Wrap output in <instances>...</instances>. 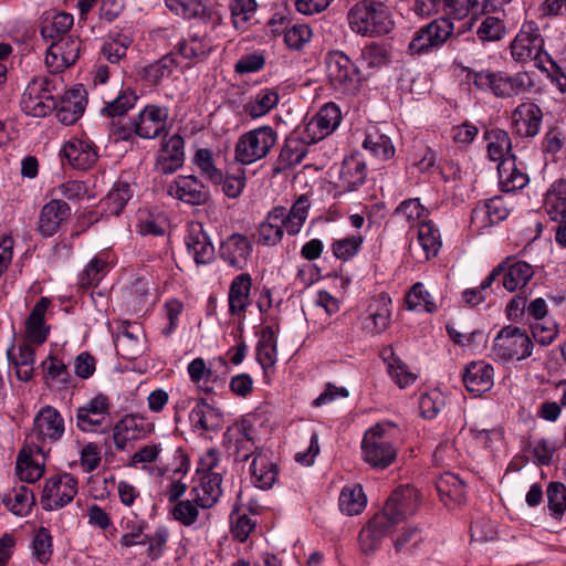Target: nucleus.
Segmentation results:
<instances>
[{
  "label": "nucleus",
  "instance_id": "nucleus-45",
  "mask_svg": "<svg viewBox=\"0 0 566 566\" xmlns=\"http://www.w3.org/2000/svg\"><path fill=\"white\" fill-rule=\"evenodd\" d=\"M73 25V15L66 12H45L41 21V35L44 39L65 36Z\"/></svg>",
  "mask_w": 566,
  "mask_h": 566
},
{
  "label": "nucleus",
  "instance_id": "nucleus-23",
  "mask_svg": "<svg viewBox=\"0 0 566 566\" xmlns=\"http://www.w3.org/2000/svg\"><path fill=\"white\" fill-rule=\"evenodd\" d=\"M543 113L533 102L521 103L512 113V124L515 132L523 137H534L538 134Z\"/></svg>",
  "mask_w": 566,
  "mask_h": 566
},
{
  "label": "nucleus",
  "instance_id": "nucleus-18",
  "mask_svg": "<svg viewBox=\"0 0 566 566\" xmlns=\"http://www.w3.org/2000/svg\"><path fill=\"white\" fill-rule=\"evenodd\" d=\"M64 420L60 412L51 407H43L35 416L32 437L38 442H55L64 433Z\"/></svg>",
  "mask_w": 566,
  "mask_h": 566
},
{
  "label": "nucleus",
  "instance_id": "nucleus-41",
  "mask_svg": "<svg viewBox=\"0 0 566 566\" xmlns=\"http://www.w3.org/2000/svg\"><path fill=\"white\" fill-rule=\"evenodd\" d=\"M310 207L311 201L306 195L300 196L287 213L285 208L282 207L283 216L280 219L287 234L295 235L301 231L308 217Z\"/></svg>",
  "mask_w": 566,
  "mask_h": 566
},
{
  "label": "nucleus",
  "instance_id": "nucleus-54",
  "mask_svg": "<svg viewBox=\"0 0 566 566\" xmlns=\"http://www.w3.org/2000/svg\"><path fill=\"white\" fill-rule=\"evenodd\" d=\"M363 147L371 156L380 160H388L395 155V147L390 138L376 129L367 133Z\"/></svg>",
  "mask_w": 566,
  "mask_h": 566
},
{
  "label": "nucleus",
  "instance_id": "nucleus-12",
  "mask_svg": "<svg viewBox=\"0 0 566 566\" xmlns=\"http://www.w3.org/2000/svg\"><path fill=\"white\" fill-rule=\"evenodd\" d=\"M155 426L146 417L128 413L113 427V441L117 450H125L130 441L139 440L153 432Z\"/></svg>",
  "mask_w": 566,
  "mask_h": 566
},
{
  "label": "nucleus",
  "instance_id": "nucleus-47",
  "mask_svg": "<svg viewBox=\"0 0 566 566\" xmlns=\"http://www.w3.org/2000/svg\"><path fill=\"white\" fill-rule=\"evenodd\" d=\"M509 214L501 198H492L472 211V221L481 222L482 227L493 226L504 220Z\"/></svg>",
  "mask_w": 566,
  "mask_h": 566
},
{
  "label": "nucleus",
  "instance_id": "nucleus-62",
  "mask_svg": "<svg viewBox=\"0 0 566 566\" xmlns=\"http://www.w3.org/2000/svg\"><path fill=\"white\" fill-rule=\"evenodd\" d=\"M193 163L198 167L201 176L206 177L214 185L222 182V171L214 165L213 153L208 148L198 149L193 157Z\"/></svg>",
  "mask_w": 566,
  "mask_h": 566
},
{
  "label": "nucleus",
  "instance_id": "nucleus-39",
  "mask_svg": "<svg viewBox=\"0 0 566 566\" xmlns=\"http://www.w3.org/2000/svg\"><path fill=\"white\" fill-rule=\"evenodd\" d=\"M282 216V207H275L268 213L266 219L259 226L258 243L274 247L282 240L285 230L280 219Z\"/></svg>",
  "mask_w": 566,
  "mask_h": 566
},
{
  "label": "nucleus",
  "instance_id": "nucleus-52",
  "mask_svg": "<svg viewBox=\"0 0 566 566\" xmlns=\"http://www.w3.org/2000/svg\"><path fill=\"white\" fill-rule=\"evenodd\" d=\"M132 197L133 190L129 184L116 182L102 200L103 209L108 214L118 216Z\"/></svg>",
  "mask_w": 566,
  "mask_h": 566
},
{
  "label": "nucleus",
  "instance_id": "nucleus-63",
  "mask_svg": "<svg viewBox=\"0 0 566 566\" xmlns=\"http://www.w3.org/2000/svg\"><path fill=\"white\" fill-rule=\"evenodd\" d=\"M405 303L410 311L423 308L426 312L432 313L437 310V304L422 283H416L411 287L405 297Z\"/></svg>",
  "mask_w": 566,
  "mask_h": 566
},
{
  "label": "nucleus",
  "instance_id": "nucleus-30",
  "mask_svg": "<svg viewBox=\"0 0 566 566\" xmlns=\"http://www.w3.org/2000/svg\"><path fill=\"white\" fill-rule=\"evenodd\" d=\"M186 245L197 264H209L214 259V247L200 223L190 227Z\"/></svg>",
  "mask_w": 566,
  "mask_h": 566
},
{
  "label": "nucleus",
  "instance_id": "nucleus-7",
  "mask_svg": "<svg viewBox=\"0 0 566 566\" xmlns=\"http://www.w3.org/2000/svg\"><path fill=\"white\" fill-rule=\"evenodd\" d=\"M453 23L447 17L431 21L413 33L408 44V53L422 55L438 50L453 34Z\"/></svg>",
  "mask_w": 566,
  "mask_h": 566
},
{
  "label": "nucleus",
  "instance_id": "nucleus-53",
  "mask_svg": "<svg viewBox=\"0 0 566 566\" xmlns=\"http://www.w3.org/2000/svg\"><path fill=\"white\" fill-rule=\"evenodd\" d=\"M277 359L276 337L271 326L262 329L261 337L256 346V360L263 369L273 367Z\"/></svg>",
  "mask_w": 566,
  "mask_h": 566
},
{
  "label": "nucleus",
  "instance_id": "nucleus-55",
  "mask_svg": "<svg viewBox=\"0 0 566 566\" xmlns=\"http://www.w3.org/2000/svg\"><path fill=\"white\" fill-rule=\"evenodd\" d=\"M367 503L361 485L345 486L339 495V509L347 515L363 512Z\"/></svg>",
  "mask_w": 566,
  "mask_h": 566
},
{
  "label": "nucleus",
  "instance_id": "nucleus-14",
  "mask_svg": "<svg viewBox=\"0 0 566 566\" xmlns=\"http://www.w3.org/2000/svg\"><path fill=\"white\" fill-rule=\"evenodd\" d=\"M419 499L420 494L416 488L400 486L390 495L380 513L386 514V517H389L392 525L396 526L417 511Z\"/></svg>",
  "mask_w": 566,
  "mask_h": 566
},
{
  "label": "nucleus",
  "instance_id": "nucleus-44",
  "mask_svg": "<svg viewBox=\"0 0 566 566\" xmlns=\"http://www.w3.org/2000/svg\"><path fill=\"white\" fill-rule=\"evenodd\" d=\"M178 63L172 53H168L159 60L145 65L139 75L144 81L151 85H158L163 81L171 77L174 71L177 69Z\"/></svg>",
  "mask_w": 566,
  "mask_h": 566
},
{
  "label": "nucleus",
  "instance_id": "nucleus-56",
  "mask_svg": "<svg viewBox=\"0 0 566 566\" xmlns=\"http://www.w3.org/2000/svg\"><path fill=\"white\" fill-rule=\"evenodd\" d=\"M369 317L365 328L373 334H380L387 329L390 323V308L385 297L375 301L369 306Z\"/></svg>",
  "mask_w": 566,
  "mask_h": 566
},
{
  "label": "nucleus",
  "instance_id": "nucleus-60",
  "mask_svg": "<svg viewBox=\"0 0 566 566\" xmlns=\"http://www.w3.org/2000/svg\"><path fill=\"white\" fill-rule=\"evenodd\" d=\"M231 18L237 30L245 31L256 10L255 0H231Z\"/></svg>",
  "mask_w": 566,
  "mask_h": 566
},
{
  "label": "nucleus",
  "instance_id": "nucleus-26",
  "mask_svg": "<svg viewBox=\"0 0 566 566\" xmlns=\"http://www.w3.org/2000/svg\"><path fill=\"white\" fill-rule=\"evenodd\" d=\"M145 334L138 324H125L114 339L117 354L133 360L144 352Z\"/></svg>",
  "mask_w": 566,
  "mask_h": 566
},
{
  "label": "nucleus",
  "instance_id": "nucleus-32",
  "mask_svg": "<svg viewBox=\"0 0 566 566\" xmlns=\"http://www.w3.org/2000/svg\"><path fill=\"white\" fill-rule=\"evenodd\" d=\"M50 306V301L42 297L33 306L25 323V343L32 345L43 344L49 334V327L45 325L44 315Z\"/></svg>",
  "mask_w": 566,
  "mask_h": 566
},
{
  "label": "nucleus",
  "instance_id": "nucleus-38",
  "mask_svg": "<svg viewBox=\"0 0 566 566\" xmlns=\"http://www.w3.org/2000/svg\"><path fill=\"white\" fill-rule=\"evenodd\" d=\"M516 157H507L497 165L499 182L505 192L523 189L528 184V176L516 167Z\"/></svg>",
  "mask_w": 566,
  "mask_h": 566
},
{
  "label": "nucleus",
  "instance_id": "nucleus-3",
  "mask_svg": "<svg viewBox=\"0 0 566 566\" xmlns=\"http://www.w3.org/2000/svg\"><path fill=\"white\" fill-rule=\"evenodd\" d=\"M61 84L56 77L38 76L32 78L22 95L21 109L33 117L46 116L57 107L54 92L61 87Z\"/></svg>",
  "mask_w": 566,
  "mask_h": 566
},
{
  "label": "nucleus",
  "instance_id": "nucleus-34",
  "mask_svg": "<svg viewBox=\"0 0 566 566\" xmlns=\"http://www.w3.org/2000/svg\"><path fill=\"white\" fill-rule=\"evenodd\" d=\"M436 489L446 506L460 505L465 501V484L451 472H444L436 480Z\"/></svg>",
  "mask_w": 566,
  "mask_h": 566
},
{
  "label": "nucleus",
  "instance_id": "nucleus-49",
  "mask_svg": "<svg viewBox=\"0 0 566 566\" xmlns=\"http://www.w3.org/2000/svg\"><path fill=\"white\" fill-rule=\"evenodd\" d=\"M15 469L20 480L34 483L44 473V462L33 457L31 448H23L18 455Z\"/></svg>",
  "mask_w": 566,
  "mask_h": 566
},
{
  "label": "nucleus",
  "instance_id": "nucleus-33",
  "mask_svg": "<svg viewBox=\"0 0 566 566\" xmlns=\"http://www.w3.org/2000/svg\"><path fill=\"white\" fill-rule=\"evenodd\" d=\"M252 279L249 273H241L232 281L229 290V312L234 316H244L250 305Z\"/></svg>",
  "mask_w": 566,
  "mask_h": 566
},
{
  "label": "nucleus",
  "instance_id": "nucleus-13",
  "mask_svg": "<svg viewBox=\"0 0 566 566\" xmlns=\"http://www.w3.org/2000/svg\"><path fill=\"white\" fill-rule=\"evenodd\" d=\"M81 40L70 35L52 42L45 55V65L50 73L59 74L72 66L78 59Z\"/></svg>",
  "mask_w": 566,
  "mask_h": 566
},
{
  "label": "nucleus",
  "instance_id": "nucleus-16",
  "mask_svg": "<svg viewBox=\"0 0 566 566\" xmlns=\"http://www.w3.org/2000/svg\"><path fill=\"white\" fill-rule=\"evenodd\" d=\"M71 217V207L61 199H52L45 203L39 214L38 232L44 238H51L60 231Z\"/></svg>",
  "mask_w": 566,
  "mask_h": 566
},
{
  "label": "nucleus",
  "instance_id": "nucleus-25",
  "mask_svg": "<svg viewBox=\"0 0 566 566\" xmlns=\"http://www.w3.org/2000/svg\"><path fill=\"white\" fill-rule=\"evenodd\" d=\"M249 473L255 486L262 490H269L273 486L279 475V469L273 460L271 450L266 449L260 451L255 458H253Z\"/></svg>",
  "mask_w": 566,
  "mask_h": 566
},
{
  "label": "nucleus",
  "instance_id": "nucleus-48",
  "mask_svg": "<svg viewBox=\"0 0 566 566\" xmlns=\"http://www.w3.org/2000/svg\"><path fill=\"white\" fill-rule=\"evenodd\" d=\"M544 208L552 220L566 217V180L555 181L545 195Z\"/></svg>",
  "mask_w": 566,
  "mask_h": 566
},
{
  "label": "nucleus",
  "instance_id": "nucleus-17",
  "mask_svg": "<svg viewBox=\"0 0 566 566\" xmlns=\"http://www.w3.org/2000/svg\"><path fill=\"white\" fill-rule=\"evenodd\" d=\"M167 193L192 206L205 205L210 197L207 187L193 175L178 176L167 187Z\"/></svg>",
  "mask_w": 566,
  "mask_h": 566
},
{
  "label": "nucleus",
  "instance_id": "nucleus-40",
  "mask_svg": "<svg viewBox=\"0 0 566 566\" xmlns=\"http://www.w3.org/2000/svg\"><path fill=\"white\" fill-rule=\"evenodd\" d=\"M36 347V345L23 342L18 347V353L8 350V356L15 369V376L21 381H29L33 377Z\"/></svg>",
  "mask_w": 566,
  "mask_h": 566
},
{
  "label": "nucleus",
  "instance_id": "nucleus-64",
  "mask_svg": "<svg viewBox=\"0 0 566 566\" xmlns=\"http://www.w3.org/2000/svg\"><path fill=\"white\" fill-rule=\"evenodd\" d=\"M506 33V27L502 19L488 15L485 17L476 30L478 38L483 42L500 41Z\"/></svg>",
  "mask_w": 566,
  "mask_h": 566
},
{
  "label": "nucleus",
  "instance_id": "nucleus-31",
  "mask_svg": "<svg viewBox=\"0 0 566 566\" xmlns=\"http://www.w3.org/2000/svg\"><path fill=\"white\" fill-rule=\"evenodd\" d=\"M221 483L220 473H206L200 482L191 489L190 495L201 509H210L222 495Z\"/></svg>",
  "mask_w": 566,
  "mask_h": 566
},
{
  "label": "nucleus",
  "instance_id": "nucleus-57",
  "mask_svg": "<svg viewBox=\"0 0 566 566\" xmlns=\"http://www.w3.org/2000/svg\"><path fill=\"white\" fill-rule=\"evenodd\" d=\"M136 101L137 95L134 91L128 87L120 90L114 99L105 103L101 114L112 118L124 116L135 106Z\"/></svg>",
  "mask_w": 566,
  "mask_h": 566
},
{
  "label": "nucleus",
  "instance_id": "nucleus-35",
  "mask_svg": "<svg viewBox=\"0 0 566 566\" xmlns=\"http://www.w3.org/2000/svg\"><path fill=\"white\" fill-rule=\"evenodd\" d=\"M178 53L193 63L206 60L213 50V43L206 33H191L176 45Z\"/></svg>",
  "mask_w": 566,
  "mask_h": 566
},
{
  "label": "nucleus",
  "instance_id": "nucleus-4",
  "mask_svg": "<svg viewBox=\"0 0 566 566\" xmlns=\"http://www.w3.org/2000/svg\"><path fill=\"white\" fill-rule=\"evenodd\" d=\"M473 84L482 91H491L496 97L511 98L531 90L533 82L526 72L510 75L505 72L482 70L473 75Z\"/></svg>",
  "mask_w": 566,
  "mask_h": 566
},
{
  "label": "nucleus",
  "instance_id": "nucleus-10",
  "mask_svg": "<svg viewBox=\"0 0 566 566\" xmlns=\"http://www.w3.org/2000/svg\"><path fill=\"white\" fill-rule=\"evenodd\" d=\"M544 39L534 21L523 23L510 49L514 61L525 63L532 60L543 62Z\"/></svg>",
  "mask_w": 566,
  "mask_h": 566
},
{
  "label": "nucleus",
  "instance_id": "nucleus-8",
  "mask_svg": "<svg viewBox=\"0 0 566 566\" xmlns=\"http://www.w3.org/2000/svg\"><path fill=\"white\" fill-rule=\"evenodd\" d=\"M326 73L332 86L343 93H353L359 83V71L355 63L342 51H328L324 57Z\"/></svg>",
  "mask_w": 566,
  "mask_h": 566
},
{
  "label": "nucleus",
  "instance_id": "nucleus-9",
  "mask_svg": "<svg viewBox=\"0 0 566 566\" xmlns=\"http://www.w3.org/2000/svg\"><path fill=\"white\" fill-rule=\"evenodd\" d=\"M111 403L105 395H97L76 409V426L82 432L106 433L111 428L108 421Z\"/></svg>",
  "mask_w": 566,
  "mask_h": 566
},
{
  "label": "nucleus",
  "instance_id": "nucleus-29",
  "mask_svg": "<svg viewBox=\"0 0 566 566\" xmlns=\"http://www.w3.org/2000/svg\"><path fill=\"white\" fill-rule=\"evenodd\" d=\"M462 379L468 391L484 394L493 386V367L484 361H472L464 368Z\"/></svg>",
  "mask_w": 566,
  "mask_h": 566
},
{
  "label": "nucleus",
  "instance_id": "nucleus-28",
  "mask_svg": "<svg viewBox=\"0 0 566 566\" xmlns=\"http://www.w3.org/2000/svg\"><path fill=\"white\" fill-rule=\"evenodd\" d=\"M251 252V242L245 235L240 233L229 235L220 247L222 260L237 270H242L248 265Z\"/></svg>",
  "mask_w": 566,
  "mask_h": 566
},
{
  "label": "nucleus",
  "instance_id": "nucleus-11",
  "mask_svg": "<svg viewBox=\"0 0 566 566\" xmlns=\"http://www.w3.org/2000/svg\"><path fill=\"white\" fill-rule=\"evenodd\" d=\"M77 494V480L70 473L50 478L43 488L41 497L45 511H55L72 502Z\"/></svg>",
  "mask_w": 566,
  "mask_h": 566
},
{
  "label": "nucleus",
  "instance_id": "nucleus-43",
  "mask_svg": "<svg viewBox=\"0 0 566 566\" xmlns=\"http://www.w3.org/2000/svg\"><path fill=\"white\" fill-rule=\"evenodd\" d=\"M486 140L488 156L493 161L502 163L507 157H515L512 154L511 138L507 132L500 128L488 129L484 133Z\"/></svg>",
  "mask_w": 566,
  "mask_h": 566
},
{
  "label": "nucleus",
  "instance_id": "nucleus-59",
  "mask_svg": "<svg viewBox=\"0 0 566 566\" xmlns=\"http://www.w3.org/2000/svg\"><path fill=\"white\" fill-rule=\"evenodd\" d=\"M108 262L101 255L94 256L80 274L78 284L82 289L96 286L107 273Z\"/></svg>",
  "mask_w": 566,
  "mask_h": 566
},
{
  "label": "nucleus",
  "instance_id": "nucleus-5",
  "mask_svg": "<svg viewBox=\"0 0 566 566\" xmlns=\"http://www.w3.org/2000/svg\"><path fill=\"white\" fill-rule=\"evenodd\" d=\"M277 142V133L271 126H261L242 134L234 147V159L251 165L268 156Z\"/></svg>",
  "mask_w": 566,
  "mask_h": 566
},
{
  "label": "nucleus",
  "instance_id": "nucleus-36",
  "mask_svg": "<svg viewBox=\"0 0 566 566\" xmlns=\"http://www.w3.org/2000/svg\"><path fill=\"white\" fill-rule=\"evenodd\" d=\"M189 419L191 424L202 431H214L222 426V413L219 409L200 399L192 408Z\"/></svg>",
  "mask_w": 566,
  "mask_h": 566
},
{
  "label": "nucleus",
  "instance_id": "nucleus-42",
  "mask_svg": "<svg viewBox=\"0 0 566 566\" xmlns=\"http://www.w3.org/2000/svg\"><path fill=\"white\" fill-rule=\"evenodd\" d=\"M310 207L311 201L306 195L300 196L287 213L285 208L282 207L283 216L280 219L287 234L295 235L301 231L308 217Z\"/></svg>",
  "mask_w": 566,
  "mask_h": 566
},
{
  "label": "nucleus",
  "instance_id": "nucleus-21",
  "mask_svg": "<svg viewBox=\"0 0 566 566\" xmlns=\"http://www.w3.org/2000/svg\"><path fill=\"white\" fill-rule=\"evenodd\" d=\"M185 142L179 134L165 136L161 142V153L156 161L157 171L168 175L178 170L185 161Z\"/></svg>",
  "mask_w": 566,
  "mask_h": 566
},
{
  "label": "nucleus",
  "instance_id": "nucleus-58",
  "mask_svg": "<svg viewBox=\"0 0 566 566\" xmlns=\"http://www.w3.org/2000/svg\"><path fill=\"white\" fill-rule=\"evenodd\" d=\"M279 103V94L272 90L260 91L249 103L245 104V112L253 118L268 114Z\"/></svg>",
  "mask_w": 566,
  "mask_h": 566
},
{
  "label": "nucleus",
  "instance_id": "nucleus-37",
  "mask_svg": "<svg viewBox=\"0 0 566 566\" xmlns=\"http://www.w3.org/2000/svg\"><path fill=\"white\" fill-rule=\"evenodd\" d=\"M342 119L340 109L334 103L325 104L315 117L310 122L307 129L316 135V139H323L331 135Z\"/></svg>",
  "mask_w": 566,
  "mask_h": 566
},
{
  "label": "nucleus",
  "instance_id": "nucleus-27",
  "mask_svg": "<svg viewBox=\"0 0 566 566\" xmlns=\"http://www.w3.org/2000/svg\"><path fill=\"white\" fill-rule=\"evenodd\" d=\"M63 156L76 169L86 170L94 166L98 155L96 147L88 139L72 138L62 149Z\"/></svg>",
  "mask_w": 566,
  "mask_h": 566
},
{
  "label": "nucleus",
  "instance_id": "nucleus-22",
  "mask_svg": "<svg viewBox=\"0 0 566 566\" xmlns=\"http://www.w3.org/2000/svg\"><path fill=\"white\" fill-rule=\"evenodd\" d=\"M86 104L83 86L69 90L57 99L56 117L62 124L72 125L83 115Z\"/></svg>",
  "mask_w": 566,
  "mask_h": 566
},
{
  "label": "nucleus",
  "instance_id": "nucleus-61",
  "mask_svg": "<svg viewBox=\"0 0 566 566\" xmlns=\"http://www.w3.org/2000/svg\"><path fill=\"white\" fill-rule=\"evenodd\" d=\"M417 240L423 251L426 260L437 255L441 242L438 231L430 221L419 224Z\"/></svg>",
  "mask_w": 566,
  "mask_h": 566
},
{
  "label": "nucleus",
  "instance_id": "nucleus-15",
  "mask_svg": "<svg viewBox=\"0 0 566 566\" xmlns=\"http://www.w3.org/2000/svg\"><path fill=\"white\" fill-rule=\"evenodd\" d=\"M367 166L363 156L358 153L344 158L339 171L338 181L335 185L334 198L356 191L365 184Z\"/></svg>",
  "mask_w": 566,
  "mask_h": 566
},
{
  "label": "nucleus",
  "instance_id": "nucleus-50",
  "mask_svg": "<svg viewBox=\"0 0 566 566\" xmlns=\"http://www.w3.org/2000/svg\"><path fill=\"white\" fill-rule=\"evenodd\" d=\"M6 506L18 516H25L35 503L33 492L25 485L13 488L3 499Z\"/></svg>",
  "mask_w": 566,
  "mask_h": 566
},
{
  "label": "nucleus",
  "instance_id": "nucleus-2",
  "mask_svg": "<svg viewBox=\"0 0 566 566\" xmlns=\"http://www.w3.org/2000/svg\"><path fill=\"white\" fill-rule=\"evenodd\" d=\"M348 23L357 34L378 36L394 29L390 8L380 0H359L348 11Z\"/></svg>",
  "mask_w": 566,
  "mask_h": 566
},
{
  "label": "nucleus",
  "instance_id": "nucleus-6",
  "mask_svg": "<svg viewBox=\"0 0 566 566\" xmlns=\"http://www.w3.org/2000/svg\"><path fill=\"white\" fill-rule=\"evenodd\" d=\"M533 347L532 338L524 329L509 325L495 336L491 353L500 361H521L532 355Z\"/></svg>",
  "mask_w": 566,
  "mask_h": 566
},
{
  "label": "nucleus",
  "instance_id": "nucleus-24",
  "mask_svg": "<svg viewBox=\"0 0 566 566\" xmlns=\"http://www.w3.org/2000/svg\"><path fill=\"white\" fill-rule=\"evenodd\" d=\"M496 268H501L496 273V279L502 276V286L507 292H514L524 287L533 277V268L524 261H514L511 258L505 259Z\"/></svg>",
  "mask_w": 566,
  "mask_h": 566
},
{
  "label": "nucleus",
  "instance_id": "nucleus-51",
  "mask_svg": "<svg viewBox=\"0 0 566 566\" xmlns=\"http://www.w3.org/2000/svg\"><path fill=\"white\" fill-rule=\"evenodd\" d=\"M132 43L133 40L130 36L118 31H112L106 36V40L102 46V55L109 63H118L126 56V52Z\"/></svg>",
  "mask_w": 566,
  "mask_h": 566
},
{
  "label": "nucleus",
  "instance_id": "nucleus-19",
  "mask_svg": "<svg viewBox=\"0 0 566 566\" xmlns=\"http://www.w3.org/2000/svg\"><path fill=\"white\" fill-rule=\"evenodd\" d=\"M168 109L158 105H147L134 119L136 135L146 139L158 137L166 127Z\"/></svg>",
  "mask_w": 566,
  "mask_h": 566
},
{
  "label": "nucleus",
  "instance_id": "nucleus-20",
  "mask_svg": "<svg viewBox=\"0 0 566 566\" xmlns=\"http://www.w3.org/2000/svg\"><path fill=\"white\" fill-rule=\"evenodd\" d=\"M394 528L392 522H390L389 517H386V514L380 512L375 514L359 532L358 543L360 551L365 555L374 554L380 547L382 538Z\"/></svg>",
  "mask_w": 566,
  "mask_h": 566
},
{
  "label": "nucleus",
  "instance_id": "nucleus-46",
  "mask_svg": "<svg viewBox=\"0 0 566 566\" xmlns=\"http://www.w3.org/2000/svg\"><path fill=\"white\" fill-rule=\"evenodd\" d=\"M306 154L307 147L303 140L295 137L287 138L281 148L274 171L281 172L301 164Z\"/></svg>",
  "mask_w": 566,
  "mask_h": 566
},
{
  "label": "nucleus",
  "instance_id": "nucleus-1",
  "mask_svg": "<svg viewBox=\"0 0 566 566\" xmlns=\"http://www.w3.org/2000/svg\"><path fill=\"white\" fill-rule=\"evenodd\" d=\"M399 430L390 421L369 428L361 441L363 459L374 469L384 470L397 458Z\"/></svg>",
  "mask_w": 566,
  "mask_h": 566
}]
</instances>
